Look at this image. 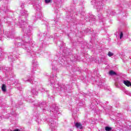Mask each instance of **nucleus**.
<instances>
[{"label": "nucleus", "mask_w": 131, "mask_h": 131, "mask_svg": "<svg viewBox=\"0 0 131 131\" xmlns=\"http://www.w3.org/2000/svg\"><path fill=\"white\" fill-rule=\"evenodd\" d=\"M36 106L39 107L41 109H42V110H47V111H50V112H52L54 115L55 116H57L60 114L59 108L55 104L52 106H52L48 105L45 102H43L37 103ZM51 108H52V109H51Z\"/></svg>", "instance_id": "obj_1"}, {"label": "nucleus", "mask_w": 131, "mask_h": 131, "mask_svg": "<svg viewBox=\"0 0 131 131\" xmlns=\"http://www.w3.org/2000/svg\"><path fill=\"white\" fill-rule=\"evenodd\" d=\"M91 4L92 5H93L95 9H96L97 12H98V17L99 19L102 20V19H103V15L100 11L103 10V8L104 7V3H103V1L101 0H92L91 1Z\"/></svg>", "instance_id": "obj_2"}, {"label": "nucleus", "mask_w": 131, "mask_h": 131, "mask_svg": "<svg viewBox=\"0 0 131 131\" xmlns=\"http://www.w3.org/2000/svg\"><path fill=\"white\" fill-rule=\"evenodd\" d=\"M57 77V76H55L53 77H51L50 78V83L52 85H54V88H56L57 91H63V90H67L68 88H69V85H67V86H65V85H61L60 86H59L58 85V83L54 80V79Z\"/></svg>", "instance_id": "obj_3"}, {"label": "nucleus", "mask_w": 131, "mask_h": 131, "mask_svg": "<svg viewBox=\"0 0 131 131\" xmlns=\"http://www.w3.org/2000/svg\"><path fill=\"white\" fill-rule=\"evenodd\" d=\"M38 91H41V92H43L45 91V89L42 88L41 86H36L35 88H32L31 90V94L33 96H37L38 95Z\"/></svg>", "instance_id": "obj_4"}, {"label": "nucleus", "mask_w": 131, "mask_h": 131, "mask_svg": "<svg viewBox=\"0 0 131 131\" xmlns=\"http://www.w3.org/2000/svg\"><path fill=\"white\" fill-rule=\"evenodd\" d=\"M49 124L50 126L51 129H56V125H57V123L55 122V121L53 120V119H51L49 120Z\"/></svg>", "instance_id": "obj_5"}, {"label": "nucleus", "mask_w": 131, "mask_h": 131, "mask_svg": "<svg viewBox=\"0 0 131 131\" xmlns=\"http://www.w3.org/2000/svg\"><path fill=\"white\" fill-rule=\"evenodd\" d=\"M19 23L20 25V27L24 31L25 30V28L27 27V23L23 20H21Z\"/></svg>", "instance_id": "obj_6"}, {"label": "nucleus", "mask_w": 131, "mask_h": 131, "mask_svg": "<svg viewBox=\"0 0 131 131\" xmlns=\"http://www.w3.org/2000/svg\"><path fill=\"white\" fill-rule=\"evenodd\" d=\"M21 48L25 50H27V52L29 53L30 51V45H29V43L28 42H26L24 45H22Z\"/></svg>", "instance_id": "obj_7"}, {"label": "nucleus", "mask_w": 131, "mask_h": 131, "mask_svg": "<svg viewBox=\"0 0 131 131\" xmlns=\"http://www.w3.org/2000/svg\"><path fill=\"white\" fill-rule=\"evenodd\" d=\"M24 81H25V82H26V81H28L29 82H30V83H33V81L32 80H33V76H32L31 77H28V79L27 80L24 79H23Z\"/></svg>", "instance_id": "obj_8"}, {"label": "nucleus", "mask_w": 131, "mask_h": 131, "mask_svg": "<svg viewBox=\"0 0 131 131\" xmlns=\"http://www.w3.org/2000/svg\"><path fill=\"white\" fill-rule=\"evenodd\" d=\"M75 126L77 127V128H79L80 129H82V124L80 123L77 122L75 124Z\"/></svg>", "instance_id": "obj_9"}, {"label": "nucleus", "mask_w": 131, "mask_h": 131, "mask_svg": "<svg viewBox=\"0 0 131 131\" xmlns=\"http://www.w3.org/2000/svg\"><path fill=\"white\" fill-rule=\"evenodd\" d=\"M20 14L22 16H25V18H27V16H28V13H27V11L26 10L21 11Z\"/></svg>", "instance_id": "obj_10"}, {"label": "nucleus", "mask_w": 131, "mask_h": 131, "mask_svg": "<svg viewBox=\"0 0 131 131\" xmlns=\"http://www.w3.org/2000/svg\"><path fill=\"white\" fill-rule=\"evenodd\" d=\"M109 75H111V76L113 75H117V73L116 72H114L113 70H111L109 72Z\"/></svg>", "instance_id": "obj_11"}, {"label": "nucleus", "mask_w": 131, "mask_h": 131, "mask_svg": "<svg viewBox=\"0 0 131 131\" xmlns=\"http://www.w3.org/2000/svg\"><path fill=\"white\" fill-rule=\"evenodd\" d=\"M6 85H5V84H3L2 86V90L4 93L7 92V89H6Z\"/></svg>", "instance_id": "obj_12"}, {"label": "nucleus", "mask_w": 131, "mask_h": 131, "mask_svg": "<svg viewBox=\"0 0 131 131\" xmlns=\"http://www.w3.org/2000/svg\"><path fill=\"white\" fill-rule=\"evenodd\" d=\"M35 18L37 19H40L41 18V13H39V14L37 13V14L35 16Z\"/></svg>", "instance_id": "obj_13"}, {"label": "nucleus", "mask_w": 131, "mask_h": 131, "mask_svg": "<svg viewBox=\"0 0 131 131\" xmlns=\"http://www.w3.org/2000/svg\"><path fill=\"white\" fill-rule=\"evenodd\" d=\"M105 129L106 131H111V130H112V127H110V126H106L105 127Z\"/></svg>", "instance_id": "obj_14"}, {"label": "nucleus", "mask_w": 131, "mask_h": 131, "mask_svg": "<svg viewBox=\"0 0 131 131\" xmlns=\"http://www.w3.org/2000/svg\"><path fill=\"white\" fill-rule=\"evenodd\" d=\"M32 64L33 66H37V65H38V63L35 60L32 61Z\"/></svg>", "instance_id": "obj_15"}, {"label": "nucleus", "mask_w": 131, "mask_h": 131, "mask_svg": "<svg viewBox=\"0 0 131 131\" xmlns=\"http://www.w3.org/2000/svg\"><path fill=\"white\" fill-rule=\"evenodd\" d=\"M52 70L53 72H55V71L57 72L58 71V69H57V67H53L52 68Z\"/></svg>", "instance_id": "obj_16"}, {"label": "nucleus", "mask_w": 131, "mask_h": 131, "mask_svg": "<svg viewBox=\"0 0 131 131\" xmlns=\"http://www.w3.org/2000/svg\"><path fill=\"white\" fill-rule=\"evenodd\" d=\"M107 55H108V57H112V56H114V53L110 51V52H108Z\"/></svg>", "instance_id": "obj_17"}, {"label": "nucleus", "mask_w": 131, "mask_h": 131, "mask_svg": "<svg viewBox=\"0 0 131 131\" xmlns=\"http://www.w3.org/2000/svg\"><path fill=\"white\" fill-rule=\"evenodd\" d=\"M9 33H10V32H6V34L7 37H9V38L10 37L11 38H12V37L11 36V35H9Z\"/></svg>", "instance_id": "obj_18"}, {"label": "nucleus", "mask_w": 131, "mask_h": 131, "mask_svg": "<svg viewBox=\"0 0 131 131\" xmlns=\"http://www.w3.org/2000/svg\"><path fill=\"white\" fill-rule=\"evenodd\" d=\"M4 57V52L3 51L0 52V58Z\"/></svg>", "instance_id": "obj_19"}, {"label": "nucleus", "mask_w": 131, "mask_h": 131, "mask_svg": "<svg viewBox=\"0 0 131 131\" xmlns=\"http://www.w3.org/2000/svg\"><path fill=\"white\" fill-rule=\"evenodd\" d=\"M122 37H123V33H122V32H121L120 34V39H121V38H122Z\"/></svg>", "instance_id": "obj_20"}, {"label": "nucleus", "mask_w": 131, "mask_h": 131, "mask_svg": "<svg viewBox=\"0 0 131 131\" xmlns=\"http://www.w3.org/2000/svg\"><path fill=\"white\" fill-rule=\"evenodd\" d=\"M34 8H36V10H37V9H38L39 10V9L40 8V7H39V6L38 5H35L34 6Z\"/></svg>", "instance_id": "obj_21"}, {"label": "nucleus", "mask_w": 131, "mask_h": 131, "mask_svg": "<svg viewBox=\"0 0 131 131\" xmlns=\"http://www.w3.org/2000/svg\"><path fill=\"white\" fill-rule=\"evenodd\" d=\"M4 70V71H9V68L8 67H5Z\"/></svg>", "instance_id": "obj_22"}, {"label": "nucleus", "mask_w": 131, "mask_h": 131, "mask_svg": "<svg viewBox=\"0 0 131 131\" xmlns=\"http://www.w3.org/2000/svg\"><path fill=\"white\" fill-rule=\"evenodd\" d=\"M45 3L46 4H49V3H51V0H45Z\"/></svg>", "instance_id": "obj_23"}, {"label": "nucleus", "mask_w": 131, "mask_h": 131, "mask_svg": "<svg viewBox=\"0 0 131 131\" xmlns=\"http://www.w3.org/2000/svg\"><path fill=\"white\" fill-rule=\"evenodd\" d=\"M98 85L101 88V86H103V85H104V83H101V84L99 83Z\"/></svg>", "instance_id": "obj_24"}, {"label": "nucleus", "mask_w": 131, "mask_h": 131, "mask_svg": "<svg viewBox=\"0 0 131 131\" xmlns=\"http://www.w3.org/2000/svg\"><path fill=\"white\" fill-rule=\"evenodd\" d=\"M32 69H33V72L34 71V70H35V69H36V67L34 66V67H32Z\"/></svg>", "instance_id": "obj_25"}, {"label": "nucleus", "mask_w": 131, "mask_h": 131, "mask_svg": "<svg viewBox=\"0 0 131 131\" xmlns=\"http://www.w3.org/2000/svg\"><path fill=\"white\" fill-rule=\"evenodd\" d=\"M13 131H20V129H15L13 130Z\"/></svg>", "instance_id": "obj_26"}, {"label": "nucleus", "mask_w": 131, "mask_h": 131, "mask_svg": "<svg viewBox=\"0 0 131 131\" xmlns=\"http://www.w3.org/2000/svg\"><path fill=\"white\" fill-rule=\"evenodd\" d=\"M77 60H78L77 58H75V61H76Z\"/></svg>", "instance_id": "obj_27"}, {"label": "nucleus", "mask_w": 131, "mask_h": 131, "mask_svg": "<svg viewBox=\"0 0 131 131\" xmlns=\"http://www.w3.org/2000/svg\"><path fill=\"white\" fill-rule=\"evenodd\" d=\"M115 85H116V86L117 88H118V85L115 84Z\"/></svg>", "instance_id": "obj_28"}, {"label": "nucleus", "mask_w": 131, "mask_h": 131, "mask_svg": "<svg viewBox=\"0 0 131 131\" xmlns=\"http://www.w3.org/2000/svg\"><path fill=\"white\" fill-rule=\"evenodd\" d=\"M23 6H24V4H23L21 5V8H22V7H23Z\"/></svg>", "instance_id": "obj_29"}, {"label": "nucleus", "mask_w": 131, "mask_h": 131, "mask_svg": "<svg viewBox=\"0 0 131 131\" xmlns=\"http://www.w3.org/2000/svg\"><path fill=\"white\" fill-rule=\"evenodd\" d=\"M11 57H9V60H11Z\"/></svg>", "instance_id": "obj_30"}, {"label": "nucleus", "mask_w": 131, "mask_h": 131, "mask_svg": "<svg viewBox=\"0 0 131 131\" xmlns=\"http://www.w3.org/2000/svg\"><path fill=\"white\" fill-rule=\"evenodd\" d=\"M91 108H92V109H93V110H94L95 109V108H93V107H91Z\"/></svg>", "instance_id": "obj_31"}, {"label": "nucleus", "mask_w": 131, "mask_h": 131, "mask_svg": "<svg viewBox=\"0 0 131 131\" xmlns=\"http://www.w3.org/2000/svg\"><path fill=\"white\" fill-rule=\"evenodd\" d=\"M18 43H20V45H21V42H18Z\"/></svg>", "instance_id": "obj_32"}, {"label": "nucleus", "mask_w": 131, "mask_h": 131, "mask_svg": "<svg viewBox=\"0 0 131 131\" xmlns=\"http://www.w3.org/2000/svg\"><path fill=\"white\" fill-rule=\"evenodd\" d=\"M30 103H32L33 102V101L31 102V101H30Z\"/></svg>", "instance_id": "obj_33"}, {"label": "nucleus", "mask_w": 131, "mask_h": 131, "mask_svg": "<svg viewBox=\"0 0 131 131\" xmlns=\"http://www.w3.org/2000/svg\"><path fill=\"white\" fill-rule=\"evenodd\" d=\"M94 105V104L92 103V105L93 106Z\"/></svg>", "instance_id": "obj_34"}, {"label": "nucleus", "mask_w": 131, "mask_h": 131, "mask_svg": "<svg viewBox=\"0 0 131 131\" xmlns=\"http://www.w3.org/2000/svg\"><path fill=\"white\" fill-rule=\"evenodd\" d=\"M19 91H21V89H19Z\"/></svg>", "instance_id": "obj_35"}]
</instances>
